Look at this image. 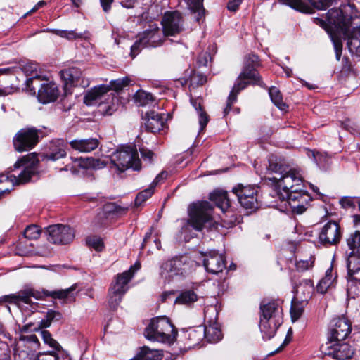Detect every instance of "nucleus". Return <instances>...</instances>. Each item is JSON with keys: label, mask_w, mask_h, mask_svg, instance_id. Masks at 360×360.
I'll return each mask as SVG.
<instances>
[{"label": "nucleus", "mask_w": 360, "mask_h": 360, "mask_svg": "<svg viewBox=\"0 0 360 360\" xmlns=\"http://www.w3.org/2000/svg\"><path fill=\"white\" fill-rule=\"evenodd\" d=\"M326 20L347 41L350 53L360 57V13L355 5L349 2L330 9Z\"/></svg>", "instance_id": "1"}, {"label": "nucleus", "mask_w": 360, "mask_h": 360, "mask_svg": "<svg viewBox=\"0 0 360 360\" xmlns=\"http://www.w3.org/2000/svg\"><path fill=\"white\" fill-rule=\"evenodd\" d=\"M269 162L268 170L279 175V177L274 176L270 179L276 184V192L281 200L283 201L288 198V195L292 193L293 190H299L303 187L302 176L299 171L295 169L286 170L278 163L274 162L273 159H270Z\"/></svg>", "instance_id": "2"}, {"label": "nucleus", "mask_w": 360, "mask_h": 360, "mask_svg": "<svg viewBox=\"0 0 360 360\" xmlns=\"http://www.w3.org/2000/svg\"><path fill=\"white\" fill-rule=\"evenodd\" d=\"M77 285H72L67 289L58 290H43L39 291L32 288H27L20 290L16 294L5 295L0 299V302H8L20 306L21 303L32 305L33 302L31 298L33 297L37 300H43L46 297H51L54 299L68 300L71 302L75 298V292Z\"/></svg>", "instance_id": "3"}, {"label": "nucleus", "mask_w": 360, "mask_h": 360, "mask_svg": "<svg viewBox=\"0 0 360 360\" xmlns=\"http://www.w3.org/2000/svg\"><path fill=\"white\" fill-rule=\"evenodd\" d=\"M282 302L280 300L262 301L260 304L259 328L263 338H273L283 321Z\"/></svg>", "instance_id": "4"}, {"label": "nucleus", "mask_w": 360, "mask_h": 360, "mask_svg": "<svg viewBox=\"0 0 360 360\" xmlns=\"http://www.w3.org/2000/svg\"><path fill=\"white\" fill-rule=\"evenodd\" d=\"M30 157L34 158V154L24 156L14 164L13 169L24 167L23 171L18 176L9 174H0V195L9 193L13 186L27 183L30 180L36 170L34 167V160L30 162Z\"/></svg>", "instance_id": "5"}, {"label": "nucleus", "mask_w": 360, "mask_h": 360, "mask_svg": "<svg viewBox=\"0 0 360 360\" xmlns=\"http://www.w3.org/2000/svg\"><path fill=\"white\" fill-rule=\"evenodd\" d=\"M144 335L150 341L162 343H173L177 335V330L167 316H157L150 320L146 328Z\"/></svg>", "instance_id": "6"}, {"label": "nucleus", "mask_w": 360, "mask_h": 360, "mask_svg": "<svg viewBox=\"0 0 360 360\" xmlns=\"http://www.w3.org/2000/svg\"><path fill=\"white\" fill-rule=\"evenodd\" d=\"M212 210L213 207L207 201L192 204L188 210V224L198 231L217 229L218 224L213 220Z\"/></svg>", "instance_id": "7"}, {"label": "nucleus", "mask_w": 360, "mask_h": 360, "mask_svg": "<svg viewBox=\"0 0 360 360\" xmlns=\"http://www.w3.org/2000/svg\"><path fill=\"white\" fill-rule=\"evenodd\" d=\"M110 161L120 172L129 168L139 171L141 167L136 147L133 144L118 148L110 155Z\"/></svg>", "instance_id": "8"}, {"label": "nucleus", "mask_w": 360, "mask_h": 360, "mask_svg": "<svg viewBox=\"0 0 360 360\" xmlns=\"http://www.w3.org/2000/svg\"><path fill=\"white\" fill-rule=\"evenodd\" d=\"M141 268L139 262H136L128 271L118 274L112 282L109 291V304L111 308L115 309L120 303L123 295L128 290L127 284L134 276L136 271Z\"/></svg>", "instance_id": "9"}, {"label": "nucleus", "mask_w": 360, "mask_h": 360, "mask_svg": "<svg viewBox=\"0 0 360 360\" xmlns=\"http://www.w3.org/2000/svg\"><path fill=\"white\" fill-rule=\"evenodd\" d=\"M131 47L130 55L134 58L144 48H155L161 46L165 40L162 31L155 27L143 31Z\"/></svg>", "instance_id": "10"}, {"label": "nucleus", "mask_w": 360, "mask_h": 360, "mask_svg": "<svg viewBox=\"0 0 360 360\" xmlns=\"http://www.w3.org/2000/svg\"><path fill=\"white\" fill-rule=\"evenodd\" d=\"M188 262L187 255L174 257L162 263L160 275L165 281H170L175 276L184 275L186 273V266Z\"/></svg>", "instance_id": "11"}, {"label": "nucleus", "mask_w": 360, "mask_h": 360, "mask_svg": "<svg viewBox=\"0 0 360 360\" xmlns=\"http://www.w3.org/2000/svg\"><path fill=\"white\" fill-rule=\"evenodd\" d=\"M341 342L330 340L321 345V351L324 355L336 360L350 359L354 354V348L348 342Z\"/></svg>", "instance_id": "12"}, {"label": "nucleus", "mask_w": 360, "mask_h": 360, "mask_svg": "<svg viewBox=\"0 0 360 360\" xmlns=\"http://www.w3.org/2000/svg\"><path fill=\"white\" fill-rule=\"evenodd\" d=\"M259 187L255 185L238 184L232 190L237 196L241 206L247 210H255L258 207L257 194Z\"/></svg>", "instance_id": "13"}, {"label": "nucleus", "mask_w": 360, "mask_h": 360, "mask_svg": "<svg viewBox=\"0 0 360 360\" xmlns=\"http://www.w3.org/2000/svg\"><path fill=\"white\" fill-rule=\"evenodd\" d=\"M164 37H174L184 30V22L182 15L178 11H167L162 20Z\"/></svg>", "instance_id": "14"}, {"label": "nucleus", "mask_w": 360, "mask_h": 360, "mask_svg": "<svg viewBox=\"0 0 360 360\" xmlns=\"http://www.w3.org/2000/svg\"><path fill=\"white\" fill-rule=\"evenodd\" d=\"M39 141L38 131L34 128L20 129L13 137L14 148L18 152L32 149Z\"/></svg>", "instance_id": "15"}, {"label": "nucleus", "mask_w": 360, "mask_h": 360, "mask_svg": "<svg viewBox=\"0 0 360 360\" xmlns=\"http://www.w3.org/2000/svg\"><path fill=\"white\" fill-rule=\"evenodd\" d=\"M48 240L56 245H66L73 241L75 231L68 225L57 224L46 229Z\"/></svg>", "instance_id": "16"}, {"label": "nucleus", "mask_w": 360, "mask_h": 360, "mask_svg": "<svg viewBox=\"0 0 360 360\" xmlns=\"http://www.w3.org/2000/svg\"><path fill=\"white\" fill-rule=\"evenodd\" d=\"M288 195L284 200L288 201L292 212L297 214L304 213L312 200L310 195L302 188L293 190L292 193Z\"/></svg>", "instance_id": "17"}, {"label": "nucleus", "mask_w": 360, "mask_h": 360, "mask_svg": "<svg viewBox=\"0 0 360 360\" xmlns=\"http://www.w3.org/2000/svg\"><path fill=\"white\" fill-rule=\"evenodd\" d=\"M342 237L339 224L335 221H330L322 228L319 239V242L325 245H337Z\"/></svg>", "instance_id": "18"}, {"label": "nucleus", "mask_w": 360, "mask_h": 360, "mask_svg": "<svg viewBox=\"0 0 360 360\" xmlns=\"http://www.w3.org/2000/svg\"><path fill=\"white\" fill-rule=\"evenodd\" d=\"M352 330L350 321L345 317H338L333 319L330 329L329 341H343L350 334Z\"/></svg>", "instance_id": "19"}, {"label": "nucleus", "mask_w": 360, "mask_h": 360, "mask_svg": "<svg viewBox=\"0 0 360 360\" xmlns=\"http://www.w3.org/2000/svg\"><path fill=\"white\" fill-rule=\"evenodd\" d=\"M210 199L221 210L226 217H231L229 220L224 219V221H227L228 224H233L235 222L236 218L234 217L233 212L231 208V202L228 198V193L226 191L223 190H215L210 194Z\"/></svg>", "instance_id": "20"}, {"label": "nucleus", "mask_w": 360, "mask_h": 360, "mask_svg": "<svg viewBox=\"0 0 360 360\" xmlns=\"http://www.w3.org/2000/svg\"><path fill=\"white\" fill-rule=\"evenodd\" d=\"M203 264L205 269L213 274L221 272L226 266L224 256L216 251H211L206 255Z\"/></svg>", "instance_id": "21"}, {"label": "nucleus", "mask_w": 360, "mask_h": 360, "mask_svg": "<svg viewBox=\"0 0 360 360\" xmlns=\"http://www.w3.org/2000/svg\"><path fill=\"white\" fill-rule=\"evenodd\" d=\"M314 22L317 25H319L322 27L325 28L327 32L329 34L334 45L336 59L338 60H340L342 49V39H343L341 37H340V35H338L337 32L334 30L333 26L328 24V22L326 20V18H325V20L319 18H315Z\"/></svg>", "instance_id": "22"}, {"label": "nucleus", "mask_w": 360, "mask_h": 360, "mask_svg": "<svg viewBox=\"0 0 360 360\" xmlns=\"http://www.w3.org/2000/svg\"><path fill=\"white\" fill-rule=\"evenodd\" d=\"M40 86L38 90V99L41 103H48L57 99L59 90L55 83H44Z\"/></svg>", "instance_id": "23"}, {"label": "nucleus", "mask_w": 360, "mask_h": 360, "mask_svg": "<svg viewBox=\"0 0 360 360\" xmlns=\"http://www.w3.org/2000/svg\"><path fill=\"white\" fill-rule=\"evenodd\" d=\"M128 210L129 207L127 206L123 207L115 202H108L103 205L102 212L98 215V218L101 220L98 223L100 225H104L105 224L103 220L104 218L108 219L110 216L121 217L124 215Z\"/></svg>", "instance_id": "24"}, {"label": "nucleus", "mask_w": 360, "mask_h": 360, "mask_svg": "<svg viewBox=\"0 0 360 360\" xmlns=\"http://www.w3.org/2000/svg\"><path fill=\"white\" fill-rule=\"evenodd\" d=\"M70 146L80 153H90L98 148L99 141L96 138L74 139L70 142Z\"/></svg>", "instance_id": "25"}, {"label": "nucleus", "mask_w": 360, "mask_h": 360, "mask_svg": "<svg viewBox=\"0 0 360 360\" xmlns=\"http://www.w3.org/2000/svg\"><path fill=\"white\" fill-rule=\"evenodd\" d=\"M143 120L146 129L153 133L160 131L163 127L164 122L161 115L155 111L147 112Z\"/></svg>", "instance_id": "26"}, {"label": "nucleus", "mask_w": 360, "mask_h": 360, "mask_svg": "<svg viewBox=\"0 0 360 360\" xmlns=\"http://www.w3.org/2000/svg\"><path fill=\"white\" fill-rule=\"evenodd\" d=\"M67 143L64 139L53 140L50 146V152L47 155L49 160L56 161L66 156Z\"/></svg>", "instance_id": "27"}, {"label": "nucleus", "mask_w": 360, "mask_h": 360, "mask_svg": "<svg viewBox=\"0 0 360 360\" xmlns=\"http://www.w3.org/2000/svg\"><path fill=\"white\" fill-rule=\"evenodd\" d=\"M184 335L188 340L189 347L198 346L205 339L204 328L202 326L190 328L185 332Z\"/></svg>", "instance_id": "28"}, {"label": "nucleus", "mask_w": 360, "mask_h": 360, "mask_svg": "<svg viewBox=\"0 0 360 360\" xmlns=\"http://www.w3.org/2000/svg\"><path fill=\"white\" fill-rule=\"evenodd\" d=\"M110 91L108 85H99L92 88L84 97V102L87 105L94 104V102L99 99L103 95Z\"/></svg>", "instance_id": "29"}, {"label": "nucleus", "mask_w": 360, "mask_h": 360, "mask_svg": "<svg viewBox=\"0 0 360 360\" xmlns=\"http://www.w3.org/2000/svg\"><path fill=\"white\" fill-rule=\"evenodd\" d=\"M240 78L245 79L251 84H257L260 86H263V82L261 79L258 71L252 67L244 66L240 74Z\"/></svg>", "instance_id": "30"}, {"label": "nucleus", "mask_w": 360, "mask_h": 360, "mask_svg": "<svg viewBox=\"0 0 360 360\" xmlns=\"http://www.w3.org/2000/svg\"><path fill=\"white\" fill-rule=\"evenodd\" d=\"M337 278V274L333 273V265L326 271L325 276L319 282L316 288L320 293H324L327 291L333 282Z\"/></svg>", "instance_id": "31"}, {"label": "nucleus", "mask_w": 360, "mask_h": 360, "mask_svg": "<svg viewBox=\"0 0 360 360\" xmlns=\"http://www.w3.org/2000/svg\"><path fill=\"white\" fill-rule=\"evenodd\" d=\"M347 268L349 274L360 271V250L351 251L347 259Z\"/></svg>", "instance_id": "32"}, {"label": "nucleus", "mask_w": 360, "mask_h": 360, "mask_svg": "<svg viewBox=\"0 0 360 360\" xmlns=\"http://www.w3.org/2000/svg\"><path fill=\"white\" fill-rule=\"evenodd\" d=\"M205 331V338L209 342H217L222 338V333L217 323H210L208 326H203Z\"/></svg>", "instance_id": "33"}, {"label": "nucleus", "mask_w": 360, "mask_h": 360, "mask_svg": "<svg viewBox=\"0 0 360 360\" xmlns=\"http://www.w3.org/2000/svg\"><path fill=\"white\" fill-rule=\"evenodd\" d=\"M163 356L162 351L159 349H151L144 346L138 353L136 360H161Z\"/></svg>", "instance_id": "34"}, {"label": "nucleus", "mask_w": 360, "mask_h": 360, "mask_svg": "<svg viewBox=\"0 0 360 360\" xmlns=\"http://www.w3.org/2000/svg\"><path fill=\"white\" fill-rule=\"evenodd\" d=\"M191 103L195 108L198 115V122L200 126V131L204 130L209 122V116L205 111L202 108L201 99L191 98Z\"/></svg>", "instance_id": "35"}, {"label": "nucleus", "mask_w": 360, "mask_h": 360, "mask_svg": "<svg viewBox=\"0 0 360 360\" xmlns=\"http://www.w3.org/2000/svg\"><path fill=\"white\" fill-rule=\"evenodd\" d=\"M61 77L67 84H73L82 76V72L78 68L71 67L60 71Z\"/></svg>", "instance_id": "36"}, {"label": "nucleus", "mask_w": 360, "mask_h": 360, "mask_svg": "<svg viewBox=\"0 0 360 360\" xmlns=\"http://www.w3.org/2000/svg\"><path fill=\"white\" fill-rule=\"evenodd\" d=\"M79 165L82 167H84V169H99L105 167L107 165V162L91 157L81 159L79 161Z\"/></svg>", "instance_id": "37"}, {"label": "nucleus", "mask_w": 360, "mask_h": 360, "mask_svg": "<svg viewBox=\"0 0 360 360\" xmlns=\"http://www.w3.org/2000/svg\"><path fill=\"white\" fill-rule=\"evenodd\" d=\"M198 300V295L193 290L182 291L175 300L176 304L190 305Z\"/></svg>", "instance_id": "38"}, {"label": "nucleus", "mask_w": 360, "mask_h": 360, "mask_svg": "<svg viewBox=\"0 0 360 360\" xmlns=\"http://www.w3.org/2000/svg\"><path fill=\"white\" fill-rule=\"evenodd\" d=\"M269 94L271 101L281 110H286L288 105L283 102V96L279 89L275 86H272L269 89Z\"/></svg>", "instance_id": "39"}, {"label": "nucleus", "mask_w": 360, "mask_h": 360, "mask_svg": "<svg viewBox=\"0 0 360 360\" xmlns=\"http://www.w3.org/2000/svg\"><path fill=\"white\" fill-rule=\"evenodd\" d=\"M295 290L297 293L302 292L304 295V300L307 301L314 291L313 281L310 279H304L296 286Z\"/></svg>", "instance_id": "40"}, {"label": "nucleus", "mask_w": 360, "mask_h": 360, "mask_svg": "<svg viewBox=\"0 0 360 360\" xmlns=\"http://www.w3.org/2000/svg\"><path fill=\"white\" fill-rule=\"evenodd\" d=\"M306 301L302 300L301 302L297 301L296 299H293L292 301L290 308V315L292 321L298 320L302 316Z\"/></svg>", "instance_id": "41"}, {"label": "nucleus", "mask_w": 360, "mask_h": 360, "mask_svg": "<svg viewBox=\"0 0 360 360\" xmlns=\"http://www.w3.org/2000/svg\"><path fill=\"white\" fill-rule=\"evenodd\" d=\"M135 101L139 105H146L150 103L153 102L154 98L151 94L148 93L143 90H139L134 95Z\"/></svg>", "instance_id": "42"}, {"label": "nucleus", "mask_w": 360, "mask_h": 360, "mask_svg": "<svg viewBox=\"0 0 360 360\" xmlns=\"http://www.w3.org/2000/svg\"><path fill=\"white\" fill-rule=\"evenodd\" d=\"M51 324V322L50 321L49 317H48V315H46V319H42L41 321H39L37 325L34 328H31L32 326H33L34 324L32 323H27L22 326L21 331L23 333H27L30 330H39L41 329L46 328L49 327Z\"/></svg>", "instance_id": "43"}, {"label": "nucleus", "mask_w": 360, "mask_h": 360, "mask_svg": "<svg viewBox=\"0 0 360 360\" xmlns=\"http://www.w3.org/2000/svg\"><path fill=\"white\" fill-rule=\"evenodd\" d=\"M346 242L351 251L360 250V231H355L350 233Z\"/></svg>", "instance_id": "44"}, {"label": "nucleus", "mask_w": 360, "mask_h": 360, "mask_svg": "<svg viewBox=\"0 0 360 360\" xmlns=\"http://www.w3.org/2000/svg\"><path fill=\"white\" fill-rule=\"evenodd\" d=\"M154 193V190L149 186L148 188L139 192L134 200L136 207L141 206L142 203L146 201Z\"/></svg>", "instance_id": "45"}, {"label": "nucleus", "mask_w": 360, "mask_h": 360, "mask_svg": "<svg viewBox=\"0 0 360 360\" xmlns=\"http://www.w3.org/2000/svg\"><path fill=\"white\" fill-rule=\"evenodd\" d=\"M313 156L317 165L323 169H326V167L329 165L330 158L326 153L314 152Z\"/></svg>", "instance_id": "46"}, {"label": "nucleus", "mask_w": 360, "mask_h": 360, "mask_svg": "<svg viewBox=\"0 0 360 360\" xmlns=\"http://www.w3.org/2000/svg\"><path fill=\"white\" fill-rule=\"evenodd\" d=\"M202 1L190 0L189 8L193 13H197V20H199L204 15L205 9L203 8Z\"/></svg>", "instance_id": "47"}, {"label": "nucleus", "mask_w": 360, "mask_h": 360, "mask_svg": "<svg viewBox=\"0 0 360 360\" xmlns=\"http://www.w3.org/2000/svg\"><path fill=\"white\" fill-rule=\"evenodd\" d=\"M51 32L53 34L63 37L65 38L68 40H72L77 38H81L82 37V33H77L73 30L68 31V30H51Z\"/></svg>", "instance_id": "48"}, {"label": "nucleus", "mask_w": 360, "mask_h": 360, "mask_svg": "<svg viewBox=\"0 0 360 360\" xmlns=\"http://www.w3.org/2000/svg\"><path fill=\"white\" fill-rule=\"evenodd\" d=\"M207 82V77L204 75L193 71L190 77V84L192 86L196 87L202 86Z\"/></svg>", "instance_id": "49"}, {"label": "nucleus", "mask_w": 360, "mask_h": 360, "mask_svg": "<svg viewBox=\"0 0 360 360\" xmlns=\"http://www.w3.org/2000/svg\"><path fill=\"white\" fill-rule=\"evenodd\" d=\"M130 79L127 77H123L122 79H117L115 80H112L110 82V90L113 89L115 91H121L124 87L128 86L130 83Z\"/></svg>", "instance_id": "50"}, {"label": "nucleus", "mask_w": 360, "mask_h": 360, "mask_svg": "<svg viewBox=\"0 0 360 360\" xmlns=\"http://www.w3.org/2000/svg\"><path fill=\"white\" fill-rule=\"evenodd\" d=\"M41 234V229L37 225H30L24 231V236L30 240L37 239Z\"/></svg>", "instance_id": "51"}, {"label": "nucleus", "mask_w": 360, "mask_h": 360, "mask_svg": "<svg viewBox=\"0 0 360 360\" xmlns=\"http://www.w3.org/2000/svg\"><path fill=\"white\" fill-rule=\"evenodd\" d=\"M248 84H250V82L244 79H240L239 75L229 95H233L234 98H237L238 94H239L241 90L244 89Z\"/></svg>", "instance_id": "52"}, {"label": "nucleus", "mask_w": 360, "mask_h": 360, "mask_svg": "<svg viewBox=\"0 0 360 360\" xmlns=\"http://www.w3.org/2000/svg\"><path fill=\"white\" fill-rule=\"evenodd\" d=\"M359 202L360 200L357 197H343L340 200V204L345 209L354 208Z\"/></svg>", "instance_id": "53"}, {"label": "nucleus", "mask_w": 360, "mask_h": 360, "mask_svg": "<svg viewBox=\"0 0 360 360\" xmlns=\"http://www.w3.org/2000/svg\"><path fill=\"white\" fill-rule=\"evenodd\" d=\"M42 338L44 342L49 345L52 348L59 350L60 349V345L58 342L52 338L51 333L47 330H41V332Z\"/></svg>", "instance_id": "54"}, {"label": "nucleus", "mask_w": 360, "mask_h": 360, "mask_svg": "<svg viewBox=\"0 0 360 360\" xmlns=\"http://www.w3.org/2000/svg\"><path fill=\"white\" fill-rule=\"evenodd\" d=\"M354 274H349L347 272V290L348 294L355 292L357 285L360 284V279H357L354 277Z\"/></svg>", "instance_id": "55"}, {"label": "nucleus", "mask_w": 360, "mask_h": 360, "mask_svg": "<svg viewBox=\"0 0 360 360\" xmlns=\"http://www.w3.org/2000/svg\"><path fill=\"white\" fill-rule=\"evenodd\" d=\"M86 244L96 251H101L103 247V243L101 238L97 236H90L86 238Z\"/></svg>", "instance_id": "56"}, {"label": "nucleus", "mask_w": 360, "mask_h": 360, "mask_svg": "<svg viewBox=\"0 0 360 360\" xmlns=\"http://www.w3.org/2000/svg\"><path fill=\"white\" fill-rule=\"evenodd\" d=\"M314 257L311 256L309 259L300 260L296 263V268L298 271H304L314 266Z\"/></svg>", "instance_id": "57"}, {"label": "nucleus", "mask_w": 360, "mask_h": 360, "mask_svg": "<svg viewBox=\"0 0 360 360\" xmlns=\"http://www.w3.org/2000/svg\"><path fill=\"white\" fill-rule=\"evenodd\" d=\"M41 80V77L36 74L35 75H33L32 77L27 79L26 85L31 91H35L37 86H39L37 83Z\"/></svg>", "instance_id": "58"}, {"label": "nucleus", "mask_w": 360, "mask_h": 360, "mask_svg": "<svg viewBox=\"0 0 360 360\" xmlns=\"http://www.w3.org/2000/svg\"><path fill=\"white\" fill-rule=\"evenodd\" d=\"M244 66H250L257 69V68L259 66V60L258 56L255 54L248 55L245 58Z\"/></svg>", "instance_id": "59"}, {"label": "nucleus", "mask_w": 360, "mask_h": 360, "mask_svg": "<svg viewBox=\"0 0 360 360\" xmlns=\"http://www.w3.org/2000/svg\"><path fill=\"white\" fill-rule=\"evenodd\" d=\"M36 360H58V357L54 352L40 353L37 356Z\"/></svg>", "instance_id": "60"}, {"label": "nucleus", "mask_w": 360, "mask_h": 360, "mask_svg": "<svg viewBox=\"0 0 360 360\" xmlns=\"http://www.w3.org/2000/svg\"><path fill=\"white\" fill-rule=\"evenodd\" d=\"M139 150H140V153H141L142 158L145 161H148L149 162H152L153 157L154 155V153H153V152L152 150H148V149H147L146 148H143H143H140Z\"/></svg>", "instance_id": "61"}, {"label": "nucleus", "mask_w": 360, "mask_h": 360, "mask_svg": "<svg viewBox=\"0 0 360 360\" xmlns=\"http://www.w3.org/2000/svg\"><path fill=\"white\" fill-rule=\"evenodd\" d=\"M243 0H229L227 4V9L231 12H236L238 10Z\"/></svg>", "instance_id": "62"}, {"label": "nucleus", "mask_w": 360, "mask_h": 360, "mask_svg": "<svg viewBox=\"0 0 360 360\" xmlns=\"http://www.w3.org/2000/svg\"><path fill=\"white\" fill-rule=\"evenodd\" d=\"M48 317H49L51 322L59 321L63 316L62 314L58 311L50 309L47 311Z\"/></svg>", "instance_id": "63"}, {"label": "nucleus", "mask_w": 360, "mask_h": 360, "mask_svg": "<svg viewBox=\"0 0 360 360\" xmlns=\"http://www.w3.org/2000/svg\"><path fill=\"white\" fill-rule=\"evenodd\" d=\"M14 360H29L28 354L25 351H19L18 349H14Z\"/></svg>", "instance_id": "64"}]
</instances>
